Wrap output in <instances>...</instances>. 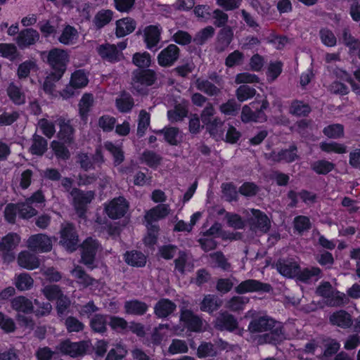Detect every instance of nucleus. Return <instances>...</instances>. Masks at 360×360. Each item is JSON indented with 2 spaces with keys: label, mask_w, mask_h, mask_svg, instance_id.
<instances>
[{
  "label": "nucleus",
  "mask_w": 360,
  "mask_h": 360,
  "mask_svg": "<svg viewBox=\"0 0 360 360\" xmlns=\"http://www.w3.org/2000/svg\"><path fill=\"white\" fill-rule=\"evenodd\" d=\"M269 103L266 99L255 101L249 105H244L241 112V120L243 122H262L266 120L267 117L264 110L267 109Z\"/></svg>",
  "instance_id": "obj_1"
},
{
  "label": "nucleus",
  "mask_w": 360,
  "mask_h": 360,
  "mask_svg": "<svg viewBox=\"0 0 360 360\" xmlns=\"http://www.w3.org/2000/svg\"><path fill=\"white\" fill-rule=\"evenodd\" d=\"M46 61L51 68V72L63 76L69 61L68 53L60 49H53L46 55Z\"/></svg>",
  "instance_id": "obj_2"
},
{
  "label": "nucleus",
  "mask_w": 360,
  "mask_h": 360,
  "mask_svg": "<svg viewBox=\"0 0 360 360\" xmlns=\"http://www.w3.org/2000/svg\"><path fill=\"white\" fill-rule=\"evenodd\" d=\"M157 77L155 72L150 69H136L132 72L131 86L139 93H143L145 88L151 86Z\"/></svg>",
  "instance_id": "obj_3"
},
{
  "label": "nucleus",
  "mask_w": 360,
  "mask_h": 360,
  "mask_svg": "<svg viewBox=\"0 0 360 360\" xmlns=\"http://www.w3.org/2000/svg\"><path fill=\"white\" fill-rule=\"evenodd\" d=\"M72 198V204L77 214L81 218L85 216L86 205L89 204L95 197L93 191H84L77 188H73L70 192Z\"/></svg>",
  "instance_id": "obj_4"
},
{
  "label": "nucleus",
  "mask_w": 360,
  "mask_h": 360,
  "mask_svg": "<svg viewBox=\"0 0 360 360\" xmlns=\"http://www.w3.org/2000/svg\"><path fill=\"white\" fill-rule=\"evenodd\" d=\"M20 242V237L15 233H9L0 240V255L6 262H11L15 258L14 250Z\"/></svg>",
  "instance_id": "obj_5"
},
{
  "label": "nucleus",
  "mask_w": 360,
  "mask_h": 360,
  "mask_svg": "<svg viewBox=\"0 0 360 360\" xmlns=\"http://www.w3.org/2000/svg\"><path fill=\"white\" fill-rule=\"evenodd\" d=\"M60 233V243L70 252L76 250L79 247V237L75 226L70 223L63 224Z\"/></svg>",
  "instance_id": "obj_6"
},
{
  "label": "nucleus",
  "mask_w": 360,
  "mask_h": 360,
  "mask_svg": "<svg viewBox=\"0 0 360 360\" xmlns=\"http://www.w3.org/2000/svg\"><path fill=\"white\" fill-rule=\"evenodd\" d=\"M98 247V243L91 238L86 239L82 245L81 262L90 269L94 267V262Z\"/></svg>",
  "instance_id": "obj_7"
},
{
  "label": "nucleus",
  "mask_w": 360,
  "mask_h": 360,
  "mask_svg": "<svg viewBox=\"0 0 360 360\" xmlns=\"http://www.w3.org/2000/svg\"><path fill=\"white\" fill-rule=\"evenodd\" d=\"M27 247L33 252H47L52 249V241L46 235L38 233L29 238Z\"/></svg>",
  "instance_id": "obj_8"
},
{
  "label": "nucleus",
  "mask_w": 360,
  "mask_h": 360,
  "mask_svg": "<svg viewBox=\"0 0 360 360\" xmlns=\"http://www.w3.org/2000/svg\"><path fill=\"white\" fill-rule=\"evenodd\" d=\"M88 346V343L86 342H72L66 340L57 345L56 349L63 354L75 357L84 355L86 352Z\"/></svg>",
  "instance_id": "obj_9"
},
{
  "label": "nucleus",
  "mask_w": 360,
  "mask_h": 360,
  "mask_svg": "<svg viewBox=\"0 0 360 360\" xmlns=\"http://www.w3.org/2000/svg\"><path fill=\"white\" fill-rule=\"evenodd\" d=\"M129 208V203L123 197L112 200L105 207L108 216L113 219H120L124 216Z\"/></svg>",
  "instance_id": "obj_10"
},
{
  "label": "nucleus",
  "mask_w": 360,
  "mask_h": 360,
  "mask_svg": "<svg viewBox=\"0 0 360 360\" xmlns=\"http://www.w3.org/2000/svg\"><path fill=\"white\" fill-rule=\"evenodd\" d=\"M275 266L277 271L287 278H295L300 271L299 264L292 258H280Z\"/></svg>",
  "instance_id": "obj_11"
},
{
  "label": "nucleus",
  "mask_w": 360,
  "mask_h": 360,
  "mask_svg": "<svg viewBox=\"0 0 360 360\" xmlns=\"http://www.w3.org/2000/svg\"><path fill=\"white\" fill-rule=\"evenodd\" d=\"M271 290H272V287L270 284L262 283L254 279L244 281L235 288V291L238 294H244L250 292H269Z\"/></svg>",
  "instance_id": "obj_12"
},
{
  "label": "nucleus",
  "mask_w": 360,
  "mask_h": 360,
  "mask_svg": "<svg viewBox=\"0 0 360 360\" xmlns=\"http://www.w3.org/2000/svg\"><path fill=\"white\" fill-rule=\"evenodd\" d=\"M279 328L280 323L269 316H259V319L252 321L249 326L250 330L253 333L267 330L276 333Z\"/></svg>",
  "instance_id": "obj_13"
},
{
  "label": "nucleus",
  "mask_w": 360,
  "mask_h": 360,
  "mask_svg": "<svg viewBox=\"0 0 360 360\" xmlns=\"http://www.w3.org/2000/svg\"><path fill=\"white\" fill-rule=\"evenodd\" d=\"M316 294L323 297L327 298V304L330 306H340L343 303V299L341 296L335 294L332 285L328 282L321 283L316 290Z\"/></svg>",
  "instance_id": "obj_14"
},
{
  "label": "nucleus",
  "mask_w": 360,
  "mask_h": 360,
  "mask_svg": "<svg viewBox=\"0 0 360 360\" xmlns=\"http://www.w3.org/2000/svg\"><path fill=\"white\" fill-rule=\"evenodd\" d=\"M39 38V33L36 30L26 28L18 33L15 41L20 49H24L35 44Z\"/></svg>",
  "instance_id": "obj_15"
},
{
  "label": "nucleus",
  "mask_w": 360,
  "mask_h": 360,
  "mask_svg": "<svg viewBox=\"0 0 360 360\" xmlns=\"http://www.w3.org/2000/svg\"><path fill=\"white\" fill-rule=\"evenodd\" d=\"M97 52L103 59L110 63H116L124 58L122 52H120L114 44H105L97 47Z\"/></svg>",
  "instance_id": "obj_16"
},
{
  "label": "nucleus",
  "mask_w": 360,
  "mask_h": 360,
  "mask_svg": "<svg viewBox=\"0 0 360 360\" xmlns=\"http://www.w3.org/2000/svg\"><path fill=\"white\" fill-rule=\"evenodd\" d=\"M252 216L249 219V223L252 230H259L266 233L271 226L270 220L264 213L259 210H252Z\"/></svg>",
  "instance_id": "obj_17"
},
{
  "label": "nucleus",
  "mask_w": 360,
  "mask_h": 360,
  "mask_svg": "<svg viewBox=\"0 0 360 360\" xmlns=\"http://www.w3.org/2000/svg\"><path fill=\"white\" fill-rule=\"evenodd\" d=\"M297 151V146L295 145H292L289 148L282 149L278 153L272 151L268 155L267 158L274 162L284 161L289 163L299 158Z\"/></svg>",
  "instance_id": "obj_18"
},
{
  "label": "nucleus",
  "mask_w": 360,
  "mask_h": 360,
  "mask_svg": "<svg viewBox=\"0 0 360 360\" xmlns=\"http://www.w3.org/2000/svg\"><path fill=\"white\" fill-rule=\"evenodd\" d=\"M169 213V205L161 203L147 211L144 218L146 223L157 224L158 220L165 218Z\"/></svg>",
  "instance_id": "obj_19"
},
{
  "label": "nucleus",
  "mask_w": 360,
  "mask_h": 360,
  "mask_svg": "<svg viewBox=\"0 0 360 360\" xmlns=\"http://www.w3.org/2000/svg\"><path fill=\"white\" fill-rule=\"evenodd\" d=\"M179 49L175 44H169L158 55V63L161 66H170L178 59Z\"/></svg>",
  "instance_id": "obj_20"
},
{
  "label": "nucleus",
  "mask_w": 360,
  "mask_h": 360,
  "mask_svg": "<svg viewBox=\"0 0 360 360\" xmlns=\"http://www.w3.org/2000/svg\"><path fill=\"white\" fill-rule=\"evenodd\" d=\"M233 32L231 27H222L217 34V41L215 49L218 53L223 52L231 44Z\"/></svg>",
  "instance_id": "obj_21"
},
{
  "label": "nucleus",
  "mask_w": 360,
  "mask_h": 360,
  "mask_svg": "<svg viewBox=\"0 0 360 360\" xmlns=\"http://www.w3.org/2000/svg\"><path fill=\"white\" fill-rule=\"evenodd\" d=\"M330 322L342 328H352L354 332H360V316L355 319L351 316H330Z\"/></svg>",
  "instance_id": "obj_22"
},
{
  "label": "nucleus",
  "mask_w": 360,
  "mask_h": 360,
  "mask_svg": "<svg viewBox=\"0 0 360 360\" xmlns=\"http://www.w3.org/2000/svg\"><path fill=\"white\" fill-rule=\"evenodd\" d=\"M136 21L131 18L117 20L115 34L117 37H124L131 33L136 28Z\"/></svg>",
  "instance_id": "obj_23"
},
{
  "label": "nucleus",
  "mask_w": 360,
  "mask_h": 360,
  "mask_svg": "<svg viewBox=\"0 0 360 360\" xmlns=\"http://www.w3.org/2000/svg\"><path fill=\"white\" fill-rule=\"evenodd\" d=\"M197 89L205 93L210 96H216L221 93V87L212 83L208 79L198 78L195 81Z\"/></svg>",
  "instance_id": "obj_24"
},
{
  "label": "nucleus",
  "mask_w": 360,
  "mask_h": 360,
  "mask_svg": "<svg viewBox=\"0 0 360 360\" xmlns=\"http://www.w3.org/2000/svg\"><path fill=\"white\" fill-rule=\"evenodd\" d=\"M58 124L60 126L58 138L65 143H72L74 141V129L70 124V121H66L64 119H60Z\"/></svg>",
  "instance_id": "obj_25"
},
{
  "label": "nucleus",
  "mask_w": 360,
  "mask_h": 360,
  "mask_svg": "<svg viewBox=\"0 0 360 360\" xmlns=\"http://www.w3.org/2000/svg\"><path fill=\"white\" fill-rule=\"evenodd\" d=\"M18 263L20 266L27 269H34L39 266L38 258L34 255L27 251L22 252L19 254Z\"/></svg>",
  "instance_id": "obj_26"
},
{
  "label": "nucleus",
  "mask_w": 360,
  "mask_h": 360,
  "mask_svg": "<svg viewBox=\"0 0 360 360\" xmlns=\"http://www.w3.org/2000/svg\"><path fill=\"white\" fill-rule=\"evenodd\" d=\"M11 307L15 311L25 314L32 313L34 308L32 301L24 296H18L13 299Z\"/></svg>",
  "instance_id": "obj_27"
},
{
  "label": "nucleus",
  "mask_w": 360,
  "mask_h": 360,
  "mask_svg": "<svg viewBox=\"0 0 360 360\" xmlns=\"http://www.w3.org/2000/svg\"><path fill=\"white\" fill-rule=\"evenodd\" d=\"M176 305L169 299H160L155 305V315H170L176 309Z\"/></svg>",
  "instance_id": "obj_28"
},
{
  "label": "nucleus",
  "mask_w": 360,
  "mask_h": 360,
  "mask_svg": "<svg viewBox=\"0 0 360 360\" xmlns=\"http://www.w3.org/2000/svg\"><path fill=\"white\" fill-rule=\"evenodd\" d=\"M221 302L216 295H205L200 303V309L207 313H212L221 306Z\"/></svg>",
  "instance_id": "obj_29"
},
{
  "label": "nucleus",
  "mask_w": 360,
  "mask_h": 360,
  "mask_svg": "<svg viewBox=\"0 0 360 360\" xmlns=\"http://www.w3.org/2000/svg\"><path fill=\"white\" fill-rule=\"evenodd\" d=\"M115 102L117 109L122 112L130 111L134 105L133 98L127 91L121 92L120 97L117 98Z\"/></svg>",
  "instance_id": "obj_30"
},
{
  "label": "nucleus",
  "mask_w": 360,
  "mask_h": 360,
  "mask_svg": "<svg viewBox=\"0 0 360 360\" xmlns=\"http://www.w3.org/2000/svg\"><path fill=\"white\" fill-rule=\"evenodd\" d=\"M148 305L137 300L127 301L124 303V309L127 314L142 315L148 309Z\"/></svg>",
  "instance_id": "obj_31"
},
{
  "label": "nucleus",
  "mask_w": 360,
  "mask_h": 360,
  "mask_svg": "<svg viewBox=\"0 0 360 360\" xmlns=\"http://www.w3.org/2000/svg\"><path fill=\"white\" fill-rule=\"evenodd\" d=\"M47 150V141L42 136L34 134L32 137V144L30 148L32 154L42 155Z\"/></svg>",
  "instance_id": "obj_32"
},
{
  "label": "nucleus",
  "mask_w": 360,
  "mask_h": 360,
  "mask_svg": "<svg viewBox=\"0 0 360 360\" xmlns=\"http://www.w3.org/2000/svg\"><path fill=\"white\" fill-rule=\"evenodd\" d=\"M124 257L125 262L134 266L142 267L146 263V256L142 252L136 250L126 252Z\"/></svg>",
  "instance_id": "obj_33"
},
{
  "label": "nucleus",
  "mask_w": 360,
  "mask_h": 360,
  "mask_svg": "<svg viewBox=\"0 0 360 360\" xmlns=\"http://www.w3.org/2000/svg\"><path fill=\"white\" fill-rule=\"evenodd\" d=\"M72 274L77 280V283L84 287H87L93 284L95 281L80 266H77L71 271Z\"/></svg>",
  "instance_id": "obj_34"
},
{
  "label": "nucleus",
  "mask_w": 360,
  "mask_h": 360,
  "mask_svg": "<svg viewBox=\"0 0 360 360\" xmlns=\"http://www.w3.org/2000/svg\"><path fill=\"white\" fill-rule=\"evenodd\" d=\"M215 326L219 330L232 331L238 327V322L234 316H218Z\"/></svg>",
  "instance_id": "obj_35"
},
{
  "label": "nucleus",
  "mask_w": 360,
  "mask_h": 360,
  "mask_svg": "<svg viewBox=\"0 0 360 360\" xmlns=\"http://www.w3.org/2000/svg\"><path fill=\"white\" fill-rule=\"evenodd\" d=\"M160 41V32L156 26H148L145 30V41L148 49L157 45Z\"/></svg>",
  "instance_id": "obj_36"
},
{
  "label": "nucleus",
  "mask_w": 360,
  "mask_h": 360,
  "mask_svg": "<svg viewBox=\"0 0 360 360\" xmlns=\"http://www.w3.org/2000/svg\"><path fill=\"white\" fill-rule=\"evenodd\" d=\"M146 226L147 235L145 236L143 241L146 245L153 247L157 243L160 229L158 224L146 223Z\"/></svg>",
  "instance_id": "obj_37"
},
{
  "label": "nucleus",
  "mask_w": 360,
  "mask_h": 360,
  "mask_svg": "<svg viewBox=\"0 0 360 360\" xmlns=\"http://www.w3.org/2000/svg\"><path fill=\"white\" fill-rule=\"evenodd\" d=\"M217 350L211 342H202L197 349V356L199 358L214 357Z\"/></svg>",
  "instance_id": "obj_38"
},
{
  "label": "nucleus",
  "mask_w": 360,
  "mask_h": 360,
  "mask_svg": "<svg viewBox=\"0 0 360 360\" xmlns=\"http://www.w3.org/2000/svg\"><path fill=\"white\" fill-rule=\"evenodd\" d=\"M212 261L215 264L217 267H219L224 271H229L231 269V264L228 262L222 252L218 251L209 255Z\"/></svg>",
  "instance_id": "obj_39"
},
{
  "label": "nucleus",
  "mask_w": 360,
  "mask_h": 360,
  "mask_svg": "<svg viewBox=\"0 0 360 360\" xmlns=\"http://www.w3.org/2000/svg\"><path fill=\"white\" fill-rule=\"evenodd\" d=\"M214 34V29L212 26H207L198 32L194 37L193 41L198 45L204 44L207 40L212 38Z\"/></svg>",
  "instance_id": "obj_40"
},
{
  "label": "nucleus",
  "mask_w": 360,
  "mask_h": 360,
  "mask_svg": "<svg viewBox=\"0 0 360 360\" xmlns=\"http://www.w3.org/2000/svg\"><path fill=\"white\" fill-rule=\"evenodd\" d=\"M32 278L26 273L20 274L16 278L15 287L21 291L30 290L33 285Z\"/></svg>",
  "instance_id": "obj_41"
},
{
  "label": "nucleus",
  "mask_w": 360,
  "mask_h": 360,
  "mask_svg": "<svg viewBox=\"0 0 360 360\" xmlns=\"http://www.w3.org/2000/svg\"><path fill=\"white\" fill-rule=\"evenodd\" d=\"M133 63L139 67L138 69H148L150 65V56L148 53H136L133 56Z\"/></svg>",
  "instance_id": "obj_42"
},
{
  "label": "nucleus",
  "mask_w": 360,
  "mask_h": 360,
  "mask_svg": "<svg viewBox=\"0 0 360 360\" xmlns=\"http://www.w3.org/2000/svg\"><path fill=\"white\" fill-rule=\"evenodd\" d=\"M105 148L113 156L115 166L120 165L124 161V153L120 147L115 146L111 142H107L105 144Z\"/></svg>",
  "instance_id": "obj_43"
},
{
  "label": "nucleus",
  "mask_w": 360,
  "mask_h": 360,
  "mask_svg": "<svg viewBox=\"0 0 360 360\" xmlns=\"http://www.w3.org/2000/svg\"><path fill=\"white\" fill-rule=\"evenodd\" d=\"M323 132L330 139H339L344 136V127L340 124H330L325 127Z\"/></svg>",
  "instance_id": "obj_44"
},
{
  "label": "nucleus",
  "mask_w": 360,
  "mask_h": 360,
  "mask_svg": "<svg viewBox=\"0 0 360 360\" xmlns=\"http://www.w3.org/2000/svg\"><path fill=\"white\" fill-rule=\"evenodd\" d=\"M335 165L327 160H318L311 165L312 169L319 174H326L334 169Z\"/></svg>",
  "instance_id": "obj_45"
},
{
  "label": "nucleus",
  "mask_w": 360,
  "mask_h": 360,
  "mask_svg": "<svg viewBox=\"0 0 360 360\" xmlns=\"http://www.w3.org/2000/svg\"><path fill=\"white\" fill-rule=\"evenodd\" d=\"M112 17V12L110 10H105L98 12L94 20V22L98 29H101L110 22Z\"/></svg>",
  "instance_id": "obj_46"
},
{
  "label": "nucleus",
  "mask_w": 360,
  "mask_h": 360,
  "mask_svg": "<svg viewBox=\"0 0 360 360\" xmlns=\"http://www.w3.org/2000/svg\"><path fill=\"white\" fill-rule=\"evenodd\" d=\"M150 124V114L145 110H141L139 115V123L137 128V135L143 136L148 127Z\"/></svg>",
  "instance_id": "obj_47"
},
{
  "label": "nucleus",
  "mask_w": 360,
  "mask_h": 360,
  "mask_svg": "<svg viewBox=\"0 0 360 360\" xmlns=\"http://www.w3.org/2000/svg\"><path fill=\"white\" fill-rule=\"evenodd\" d=\"M63 76L51 72L45 79L43 84V90L45 93L53 95L55 92V83L59 81Z\"/></svg>",
  "instance_id": "obj_48"
},
{
  "label": "nucleus",
  "mask_w": 360,
  "mask_h": 360,
  "mask_svg": "<svg viewBox=\"0 0 360 360\" xmlns=\"http://www.w3.org/2000/svg\"><path fill=\"white\" fill-rule=\"evenodd\" d=\"M70 82V84L73 85L75 88L80 89L87 85L88 79L85 73L79 70L72 74Z\"/></svg>",
  "instance_id": "obj_49"
},
{
  "label": "nucleus",
  "mask_w": 360,
  "mask_h": 360,
  "mask_svg": "<svg viewBox=\"0 0 360 360\" xmlns=\"http://www.w3.org/2000/svg\"><path fill=\"white\" fill-rule=\"evenodd\" d=\"M18 204V214L19 216L23 219H29L37 214V211L31 206L30 202L26 200L25 202H20Z\"/></svg>",
  "instance_id": "obj_50"
},
{
  "label": "nucleus",
  "mask_w": 360,
  "mask_h": 360,
  "mask_svg": "<svg viewBox=\"0 0 360 360\" xmlns=\"http://www.w3.org/2000/svg\"><path fill=\"white\" fill-rule=\"evenodd\" d=\"M181 320L186 323L191 330L198 332L202 330L203 323L200 316H181Z\"/></svg>",
  "instance_id": "obj_51"
},
{
  "label": "nucleus",
  "mask_w": 360,
  "mask_h": 360,
  "mask_svg": "<svg viewBox=\"0 0 360 360\" xmlns=\"http://www.w3.org/2000/svg\"><path fill=\"white\" fill-rule=\"evenodd\" d=\"M42 292L49 300H57L63 293L58 285H48L42 289Z\"/></svg>",
  "instance_id": "obj_52"
},
{
  "label": "nucleus",
  "mask_w": 360,
  "mask_h": 360,
  "mask_svg": "<svg viewBox=\"0 0 360 360\" xmlns=\"http://www.w3.org/2000/svg\"><path fill=\"white\" fill-rule=\"evenodd\" d=\"M256 94V90L248 85H241L236 89V97L240 102L253 97Z\"/></svg>",
  "instance_id": "obj_53"
},
{
  "label": "nucleus",
  "mask_w": 360,
  "mask_h": 360,
  "mask_svg": "<svg viewBox=\"0 0 360 360\" xmlns=\"http://www.w3.org/2000/svg\"><path fill=\"white\" fill-rule=\"evenodd\" d=\"M160 133H163L165 135V140L172 146H177L179 141L177 136L179 133V130L176 127H165V129L160 131Z\"/></svg>",
  "instance_id": "obj_54"
},
{
  "label": "nucleus",
  "mask_w": 360,
  "mask_h": 360,
  "mask_svg": "<svg viewBox=\"0 0 360 360\" xmlns=\"http://www.w3.org/2000/svg\"><path fill=\"white\" fill-rule=\"evenodd\" d=\"M143 161L150 167H158L162 160V157L151 150H146L142 154Z\"/></svg>",
  "instance_id": "obj_55"
},
{
  "label": "nucleus",
  "mask_w": 360,
  "mask_h": 360,
  "mask_svg": "<svg viewBox=\"0 0 360 360\" xmlns=\"http://www.w3.org/2000/svg\"><path fill=\"white\" fill-rule=\"evenodd\" d=\"M51 147L58 158L63 160H67L70 158V153L63 143L53 141L51 142Z\"/></svg>",
  "instance_id": "obj_56"
},
{
  "label": "nucleus",
  "mask_w": 360,
  "mask_h": 360,
  "mask_svg": "<svg viewBox=\"0 0 360 360\" xmlns=\"http://www.w3.org/2000/svg\"><path fill=\"white\" fill-rule=\"evenodd\" d=\"M188 350V347L186 342L184 340L178 339L173 340L168 348L169 353L172 354L186 353Z\"/></svg>",
  "instance_id": "obj_57"
},
{
  "label": "nucleus",
  "mask_w": 360,
  "mask_h": 360,
  "mask_svg": "<svg viewBox=\"0 0 360 360\" xmlns=\"http://www.w3.org/2000/svg\"><path fill=\"white\" fill-rule=\"evenodd\" d=\"M8 94L15 104L20 105L25 103V95L18 86L11 84L8 88Z\"/></svg>",
  "instance_id": "obj_58"
},
{
  "label": "nucleus",
  "mask_w": 360,
  "mask_h": 360,
  "mask_svg": "<svg viewBox=\"0 0 360 360\" xmlns=\"http://www.w3.org/2000/svg\"><path fill=\"white\" fill-rule=\"evenodd\" d=\"M310 111V107L300 101L293 102L290 107V112L297 116H307Z\"/></svg>",
  "instance_id": "obj_59"
},
{
  "label": "nucleus",
  "mask_w": 360,
  "mask_h": 360,
  "mask_svg": "<svg viewBox=\"0 0 360 360\" xmlns=\"http://www.w3.org/2000/svg\"><path fill=\"white\" fill-rule=\"evenodd\" d=\"M321 273L319 267L305 268L302 271L300 269L299 274L296 276L300 281L307 282L312 276H319Z\"/></svg>",
  "instance_id": "obj_60"
},
{
  "label": "nucleus",
  "mask_w": 360,
  "mask_h": 360,
  "mask_svg": "<svg viewBox=\"0 0 360 360\" xmlns=\"http://www.w3.org/2000/svg\"><path fill=\"white\" fill-rule=\"evenodd\" d=\"M320 148L322 150L327 153L335 152L337 153H345L347 151L345 146L336 142L321 143Z\"/></svg>",
  "instance_id": "obj_61"
},
{
  "label": "nucleus",
  "mask_w": 360,
  "mask_h": 360,
  "mask_svg": "<svg viewBox=\"0 0 360 360\" xmlns=\"http://www.w3.org/2000/svg\"><path fill=\"white\" fill-rule=\"evenodd\" d=\"M248 302L249 298L246 297L236 296L230 300L228 307L233 311H240Z\"/></svg>",
  "instance_id": "obj_62"
},
{
  "label": "nucleus",
  "mask_w": 360,
  "mask_h": 360,
  "mask_svg": "<svg viewBox=\"0 0 360 360\" xmlns=\"http://www.w3.org/2000/svg\"><path fill=\"white\" fill-rule=\"evenodd\" d=\"M244 55L242 52L236 50L230 53L225 60V65L229 68L239 65L242 63Z\"/></svg>",
  "instance_id": "obj_63"
},
{
  "label": "nucleus",
  "mask_w": 360,
  "mask_h": 360,
  "mask_svg": "<svg viewBox=\"0 0 360 360\" xmlns=\"http://www.w3.org/2000/svg\"><path fill=\"white\" fill-rule=\"evenodd\" d=\"M77 33V30L73 27L68 25L64 28L60 36L59 41L63 44H69L72 41Z\"/></svg>",
  "instance_id": "obj_64"
}]
</instances>
